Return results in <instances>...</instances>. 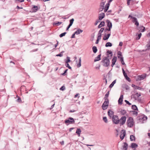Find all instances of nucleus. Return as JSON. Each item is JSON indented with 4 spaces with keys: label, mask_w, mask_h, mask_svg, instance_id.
I'll return each mask as SVG.
<instances>
[{
    "label": "nucleus",
    "mask_w": 150,
    "mask_h": 150,
    "mask_svg": "<svg viewBox=\"0 0 150 150\" xmlns=\"http://www.w3.org/2000/svg\"><path fill=\"white\" fill-rule=\"evenodd\" d=\"M54 105H55V104L54 103V104H53L51 106V108H50V110L52 109L53 108V107H54Z\"/></svg>",
    "instance_id": "nucleus-64"
},
{
    "label": "nucleus",
    "mask_w": 150,
    "mask_h": 150,
    "mask_svg": "<svg viewBox=\"0 0 150 150\" xmlns=\"http://www.w3.org/2000/svg\"><path fill=\"white\" fill-rule=\"evenodd\" d=\"M105 25V22L104 21H103L100 22V23L98 26V28H101V27L104 26Z\"/></svg>",
    "instance_id": "nucleus-22"
},
{
    "label": "nucleus",
    "mask_w": 150,
    "mask_h": 150,
    "mask_svg": "<svg viewBox=\"0 0 150 150\" xmlns=\"http://www.w3.org/2000/svg\"><path fill=\"white\" fill-rule=\"evenodd\" d=\"M105 100L104 103H105L108 104L109 103V101L108 98H104Z\"/></svg>",
    "instance_id": "nucleus-44"
},
{
    "label": "nucleus",
    "mask_w": 150,
    "mask_h": 150,
    "mask_svg": "<svg viewBox=\"0 0 150 150\" xmlns=\"http://www.w3.org/2000/svg\"><path fill=\"white\" fill-rule=\"evenodd\" d=\"M146 76V74H144L138 76V79L139 80H142L144 79Z\"/></svg>",
    "instance_id": "nucleus-5"
},
{
    "label": "nucleus",
    "mask_w": 150,
    "mask_h": 150,
    "mask_svg": "<svg viewBox=\"0 0 150 150\" xmlns=\"http://www.w3.org/2000/svg\"><path fill=\"white\" fill-rule=\"evenodd\" d=\"M116 83V80H115L110 85V86H109V88H112L113 86L114 85V84Z\"/></svg>",
    "instance_id": "nucleus-27"
},
{
    "label": "nucleus",
    "mask_w": 150,
    "mask_h": 150,
    "mask_svg": "<svg viewBox=\"0 0 150 150\" xmlns=\"http://www.w3.org/2000/svg\"><path fill=\"white\" fill-rule=\"evenodd\" d=\"M139 30L140 31H141V32H144L145 30V27L143 26H141L139 27Z\"/></svg>",
    "instance_id": "nucleus-23"
},
{
    "label": "nucleus",
    "mask_w": 150,
    "mask_h": 150,
    "mask_svg": "<svg viewBox=\"0 0 150 150\" xmlns=\"http://www.w3.org/2000/svg\"><path fill=\"white\" fill-rule=\"evenodd\" d=\"M133 0H127V4L128 5H130V1H132Z\"/></svg>",
    "instance_id": "nucleus-58"
},
{
    "label": "nucleus",
    "mask_w": 150,
    "mask_h": 150,
    "mask_svg": "<svg viewBox=\"0 0 150 150\" xmlns=\"http://www.w3.org/2000/svg\"><path fill=\"white\" fill-rule=\"evenodd\" d=\"M125 79L127 80L129 82H130L131 81L130 79L127 76H126V77H125Z\"/></svg>",
    "instance_id": "nucleus-52"
},
{
    "label": "nucleus",
    "mask_w": 150,
    "mask_h": 150,
    "mask_svg": "<svg viewBox=\"0 0 150 150\" xmlns=\"http://www.w3.org/2000/svg\"><path fill=\"white\" fill-rule=\"evenodd\" d=\"M92 50L93 52L94 53H96L97 51L98 50L97 47L96 46H93L92 47Z\"/></svg>",
    "instance_id": "nucleus-25"
},
{
    "label": "nucleus",
    "mask_w": 150,
    "mask_h": 150,
    "mask_svg": "<svg viewBox=\"0 0 150 150\" xmlns=\"http://www.w3.org/2000/svg\"><path fill=\"white\" fill-rule=\"evenodd\" d=\"M142 35V34L141 33L138 35V37L137 38V40H139L140 38Z\"/></svg>",
    "instance_id": "nucleus-45"
},
{
    "label": "nucleus",
    "mask_w": 150,
    "mask_h": 150,
    "mask_svg": "<svg viewBox=\"0 0 150 150\" xmlns=\"http://www.w3.org/2000/svg\"><path fill=\"white\" fill-rule=\"evenodd\" d=\"M101 54L98 55L96 57L94 60V62L99 61L101 59Z\"/></svg>",
    "instance_id": "nucleus-14"
},
{
    "label": "nucleus",
    "mask_w": 150,
    "mask_h": 150,
    "mask_svg": "<svg viewBox=\"0 0 150 150\" xmlns=\"http://www.w3.org/2000/svg\"><path fill=\"white\" fill-rule=\"evenodd\" d=\"M125 88L126 90H127L129 89V86L127 85H126L125 86Z\"/></svg>",
    "instance_id": "nucleus-54"
},
{
    "label": "nucleus",
    "mask_w": 150,
    "mask_h": 150,
    "mask_svg": "<svg viewBox=\"0 0 150 150\" xmlns=\"http://www.w3.org/2000/svg\"><path fill=\"white\" fill-rule=\"evenodd\" d=\"M75 34H74V33L71 36V38H75Z\"/></svg>",
    "instance_id": "nucleus-61"
},
{
    "label": "nucleus",
    "mask_w": 150,
    "mask_h": 150,
    "mask_svg": "<svg viewBox=\"0 0 150 150\" xmlns=\"http://www.w3.org/2000/svg\"><path fill=\"white\" fill-rule=\"evenodd\" d=\"M65 65L67 67H68L69 69H71V67L69 66L68 63H65Z\"/></svg>",
    "instance_id": "nucleus-40"
},
{
    "label": "nucleus",
    "mask_w": 150,
    "mask_h": 150,
    "mask_svg": "<svg viewBox=\"0 0 150 150\" xmlns=\"http://www.w3.org/2000/svg\"><path fill=\"white\" fill-rule=\"evenodd\" d=\"M146 46L148 49H150V40H149L148 44Z\"/></svg>",
    "instance_id": "nucleus-48"
},
{
    "label": "nucleus",
    "mask_w": 150,
    "mask_h": 150,
    "mask_svg": "<svg viewBox=\"0 0 150 150\" xmlns=\"http://www.w3.org/2000/svg\"><path fill=\"white\" fill-rule=\"evenodd\" d=\"M117 58L116 57L114 56L113 57L112 60V63H113V64L114 63L115 64V63L116 62V61L117 60Z\"/></svg>",
    "instance_id": "nucleus-24"
},
{
    "label": "nucleus",
    "mask_w": 150,
    "mask_h": 150,
    "mask_svg": "<svg viewBox=\"0 0 150 150\" xmlns=\"http://www.w3.org/2000/svg\"><path fill=\"white\" fill-rule=\"evenodd\" d=\"M122 131L123 132L120 135V137L121 140H122L124 138L125 135V131L123 130Z\"/></svg>",
    "instance_id": "nucleus-11"
},
{
    "label": "nucleus",
    "mask_w": 150,
    "mask_h": 150,
    "mask_svg": "<svg viewBox=\"0 0 150 150\" xmlns=\"http://www.w3.org/2000/svg\"><path fill=\"white\" fill-rule=\"evenodd\" d=\"M68 70V69H66L64 71V73L62 74V75H63V76H64L66 75V73H67V71Z\"/></svg>",
    "instance_id": "nucleus-46"
},
{
    "label": "nucleus",
    "mask_w": 150,
    "mask_h": 150,
    "mask_svg": "<svg viewBox=\"0 0 150 150\" xmlns=\"http://www.w3.org/2000/svg\"><path fill=\"white\" fill-rule=\"evenodd\" d=\"M123 75L125 77H126V76H127V74L125 73L123 74Z\"/></svg>",
    "instance_id": "nucleus-63"
},
{
    "label": "nucleus",
    "mask_w": 150,
    "mask_h": 150,
    "mask_svg": "<svg viewBox=\"0 0 150 150\" xmlns=\"http://www.w3.org/2000/svg\"><path fill=\"white\" fill-rule=\"evenodd\" d=\"M74 21V19L73 18L70 19L69 21V25L71 26L73 24Z\"/></svg>",
    "instance_id": "nucleus-31"
},
{
    "label": "nucleus",
    "mask_w": 150,
    "mask_h": 150,
    "mask_svg": "<svg viewBox=\"0 0 150 150\" xmlns=\"http://www.w3.org/2000/svg\"><path fill=\"white\" fill-rule=\"evenodd\" d=\"M24 1V0H16L15 2L16 3L18 2H22Z\"/></svg>",
    "instance_id": "nucleus-47"
},
{
    "label": "nucleus",
    "mask_w": 150,
    "mask_h": 150,
    "mask_svg": "<svg viewBox=\"0 0 150 150\" xmlns=\"http://www.w3.org/2000/svg\"><path fill=\"white\" fill-rule=\"evenodd\" d=\"M104 5L105 3L103 2H102L100 3V8L99 9V11H101L103 10L104 7Z\"/></svg>",
    "instance_id": "nucleus-6"
},
{
    "label": "nucleus",
    "mask_w": 150,
    "mask_h": 150,
    "mask_svg": "<svg viewBox=\"0 0 150 150\" xmlns=\"http://www.w3.org/2000/svg\"><path fill=\"white\" fill-rule=\"evenodd\" d=\"M65 89V87L64 86H62L61 88H60V90L64 91Z\"/></svg>",
    "instance_id": "nucleus-56"
},
{
    "label": "nucleus",
    "mask_w": 150,
    "mask_h": 150,
    "mask_svg": "<svg viewBox=\"0 0 150 150\" xmlns=\"http://www.w3.org/2000/svg\"><path fill=\"white\" fill-rule=\"evenodd\" d=\"M110 4L107 3L105 5V8H104V12H106L107 11L109 8Z\"/></svg>",
    "instance_id": "nucleus-19"
},
{
    "label": "nucleus",
    "mask_w": 150,
    "mask_h": 150,
    "mask_svg": "<svg viewBox=\"0 0 150 150\" xmlns=\"http://www.w3.org/2000/svg\"><path fill=\"white\" fill-rule=\"evenodd\" d=\"M112 46V44L110 42H107L105 45L106 47H111Z\"/></svg>",
    "instance_id": "nucleus-30"
},
{
    "label": "nucleus",
    "mask_w": 150,
    "mask_h": 150,
    "mask_svg": "<svg viewBox=\"0 0 150 150\" xmlns=\"http://www.w3.org/2000/svg\"><path fill=\"white\" fill-rule=\"evenodd\" d=\"M126 113V111L124 110H122L120 111V113L122 115H124Z\"/></svg>",
    "instance_id": "nucleus-33"
},
{
    "label": "nucleus",
    "mask_w": 150,
    "mask_h": 150,
    "mask_svg": "<svg viewBox=\"0 0 150 150\" xmlns=\"http://www.w3.org/2000/svg\"><path fill=\"white\" fill-rule=\"evenodd\" d=\"M81 66V59L80 58L79 59V63L77 65V67H79Z\"/></svg>",
    "instance_id": "nucleus-35"
},
{
    "label": "nucleus",
    "mask_w": 150,
    "mask_h": 150,
    "mask_svg": "<svg viewBox=\"0 0 150 150\" xmlns=\"http://www.w3.org/2000/svg\"><path fill=\"white\" fill-rule=\"evenodd\" d=\"M101 36H98V37H97V39H98L99 40H100L101 39Z\"/></svg>",
    "instance_id": "nucleus-62"
},
{
    "label": "nucleus",
    "mask_w": 150,
    "mask_h": 150,
    "mask_svg": "<svg viewBox=\"0 0 150 150\" xmlns=\"http://www.w3.org/2000/svg\"><path fill=\"white\" fill-rule=\"evenodd\" d=\"M130 141H135V137L134 135H132L130 136Z\"/></svg>",
    "instance_id": "nucleus-32"
},
{
    "label": "nucleus",
    "mask_w": 150,
    "mask_h": 150,
    "mask_svg": "<svg viewBox=\"0 0 150 150\" xmlns=\"http://www.w3.org/2000/svg\"><path fill=\"white\" fill-rule=\"evenodd\" d=\"M138 146V145L135 143H132L131 144L130 147L132 149H136Z\"/></svg>",
    "instance_id": "nucleus-10"
},
{
    "label": "nucleus",
    "mask_w": 150,
    "mask_h": 150,
    "mask_svg": "<svg viewBox=\"0 0 150 150\" xmlns=\"http://www.w3.org/2000/svg\"><path fill=\"white\" fill-rule=\"evenodd\" d=\"M135 95H136L137 97H138L141 96V94L140 93H137L135 94Z\"/></svg>",
    "instance_id": "nucleus-53"
},
{
    "label": "nucleus",
    "mask_w": 150,
    "mask_h": 150,
    "mask_svg": "<svg viewBox=\"0 0 150 150\" xmlns=\"http://www.w3.org/2000/svg\"><path fill=\"white\" fill-rule=\"evenodd\" d=\"M33 12H35L38 10V7L37 6H34L32 7Z\"/></svg>",
    "instance_id": "nucleus-21"
},
{
    "label": "nucleus",
    "mask_w": 150,
    "mask_h": 150,
    "mask_svg": "<svg viewBox=\"0 0 150 150\" xmlns=\"http://www.w3.org/2000/svg\"><path fill=\"white\" fill-rule=\"evenodd\" d=\"M108 106V105H105L104 104H103L102 107V108L104 110H105L107 109Z\"/></svg>",
    "instance_id": "nucleus-28"
},
{
    "label": "nucleus",
    "mask_w": 150,
    "mask_h": 150,
    "mask_svg": "<svg viewBox=\"0 0 150 150\" xmlns=\"http://www.w3.org/2000/svg\"><path fill=\"white\" fill-rule=\"evenodd\" d=\"M101 62L103 63V65L106 67H108L110 65V61L107 57H104L102 59Z\"/></svg>",
    "instance_id": "nucleus-2"
},
{
    "label": "nucleus",
    "mask_w": 150,
    "mask_h": 150,
    "mask_svg": "<svg viewBox=\"0 0 150 150\" xmlns=\"http://www.w3.org/2000/svg\"><path fill=\"white\" fill-rule=\"evenodd\" d=\"M62 23V22H59V21H57V22H56L55 23H54L53 24V25H60V24H61Z\"/></svg>",
    "instance_id": "nucleus-34"
},
{
    "label": "nucleus",
    "mask_w": 150,
    "mask_h": 150,
    "mask_svg": "<svg viewBox=\"0 0 150 150\" xmlns=\"http://www.w3.org/2000/svg\"><path fill=\"white\" fill-rule=\"evenodd\" d=\"M65 123H74V121L73 118L71 117H69V118L68 119L65 120Z\"/></svg>",
    "instance_id": "nucleus-7"
},
{
    "label": "nucleus",
    "mask_w": 150,
    "mask_h": 150,
    "mask_svg": "<svg viewBox=\"0 0 150 150\" xmlns=\"http://www.w3.org/2000/svg\"><path fill=\"white\" fill-rule=\"evenodd\" d=\"M117 55H120V56H118V57L120 59V61L121 62L122 65H125V63L124 61L123 57L122 56L121 52L120 51L118 52L117 53Z\"/></svg>",
    "instance_id": "nucleus-4"
},
{
    "label": "nucleus",
    "mask_w": 150,
    "mask_h": 150,
    "mask_svg": "<svg viewBox=\"0 0 150 150\" xmlns=\"http://www.w3.org/2000/svg\"><path fill=\"white\" fill-rule=\"evenodd\" d=\"M103 120L104 121V122L106 123H107L108 122L107 119L106 117H103Z\"/></svg>",
    "instance_id": "nucleus-39"
},
{
    "label": "nucleus",
    "mask_w": 150,
    "mask_h": 150,
    "mask_svg": "<svg viewBox=\"0 0 150 150\" xmlns=\"http://www.w3.org/2000/svg\"><path fill=\"white\" fill-rule=\"evenodd\" d=\"M127 123L128 127H132L134 125L133 118L132 117H129L127 120Z\"/></svg>",
    "instance_id": "nucleus-3"
},
{
    "label": "nucleus",
    "mask_w": 150,
    "mask_h": 150,
    "mask_svg": "<svg viewBox=\"0 0 150 150\" xmlns=\"http://www.w3.org/2000/svg\"><path fill=\"white\" fill-rule=\"evenodd\" d=\"M107 53H108V58L110 57V58H111L112 55V52L108 50L107 51Z\"/></svg>",
    "instance_id": "nucleus-18"
},
{
    "label": "nucleus",
    "mask_w": 150,
    "mask_h": 150,
    "mask_svg": "<svg viewBox=\"0 0 150 150\" xmlns=\"http://www.w3.org/2000/svg\"><path fill=\"white\" fill-rule=\"evenodd\" d=\"M132 19H133V20H132V22L133 23H135V22H136V21H137V18L135 17H133Z\"/></svg>",
    "instance_id": "nucleus-43"
},
{
    "label": "nucleus",
    "mask_w": 150,
    "mask_h": 150,
    "mask_svg": "<svg viewBox=\"0 0 150 150\" xmlns=\"http://www.w3.org/2000/svg\"><path fill=\"white\" fill-rule=\"evenodd\" d=\"M105 16L104 13H100L98 17L99 19L100 20H102L103 18H104Z\"/></svg>",
    "instance_id": "nucleus-13"
},
{
    "label": "nucleus",
    "mask_w": 150,
    "mask_h": 150,
    "mask_svg": "<svg viewBox=\"0 0 150 150\" xmlns=\"http://www.w3.org/2000/svg\"><path fill=\"white\" fill-rule=\"evenodd\" d=\"M100 20L99 19L97 20H96V22L95 23V25H96L98 24V23L100 22Z\"/></svg>",
    "instance_id": "nucleus-55"
},
{
    "label": "nucleus",
    "mask_w": 150,
    "mask_h": 150,
    "mask_svg": "<svg viewBox=\"0 0 150 150\" xmlns=\"http://www.w3.org/2000/svg\"><path fill=\"white\" fill-rule=\"evenodd\" d=\"M141 118L142 119L144 120H145L147 119V116L144 115L143 116H142L141 117V118H140V119Z\"/></svg>",
    "instance_id": "nucleus-38"
},
{
    "label": "nucleus",
    "mask_w": 150,
    "mask_h": 150,
    "mask_svg": "<svg viewBox=\"0 0 150 150\" xmlns=\"http://www.w3.org/2000/svg\"><path fill=\"white\" fill-rule=\"evenodd\" d=\"M66 32H64L63 33H61L59 35V36L60 38H62L63 37V36H65V34H66Z\"/></svg>",
    "instance_id": "nucleus-41"
},
{
    "label": "nucleus",
    "mask_w": 150,
    "mask_h": 150,
    "mask_svg": "<svg viewBox=\"0 0 150 150\" xmlns=\"http://www.w3.org/2000/svg\"><path fill=\"white\" fill-rule=\"evenodd\" d=\"M125 101L127 104L129 105H131V104L130 103L129 101L127 100H125Z\"/></svg>",
    "instance_id": "nucleus-50"
},
{
    "label": "nucleus",
    "mask_w": 150,
    "mask_h": 150,
    "mask_svg": "<svg viewBox=\"0 0 150 150\" xmlns=\"http://www.w3.org/2000/svg\"><path fill=\"white\" fill-rule=\"evenodd\" d=\"M109 95H108V94H106L104 98H108V97L109 96Z\"/></svg>",
    "instance_id": "nucleus-57"
},
{
    "label": "nucleus",
    "mask_w": 150,
    "mask_h": 150,
    "mask_svg": "<svg viewBox=\"0 0 150 150\" xmlns=\"http://www.w3.org/2000/svg\"><path fill=\"white\" fill-rule=\"evenodd\" d=\"M64 52V51H63L61 52L60 53L57 54L56 55V56L61 57L63 56L62 53Z\"/></svg>",
    "instance_id": "nucleus-36"
},
{
    "label": "nucleus",
    "mask_w": 150,
    "mask_h": 150,
    "mask_svg": "<svg viewBox=\"0 0 150 150\" xmlns=\"http://www.w3.org/2000/svg\"><path fill=\"white\" fill-rule=\"evenodd\" d=\"M126 118L125 116H123L120 119H119L118 116L115 115L112 117V120L113 123L117 124L120 123V125H121L125 124Z\"/></svg>",
    "instance_id": "nucleus-1"
},
{
    "label": "nucleus",
    "mask_w": 150,
    "mask_h": 150,
    "mask_svg": "<svg viewBox=\"0 0 150 150\" xmlns=\"http://www.w3.org/2000/svg\"><path fill=\"white\" fill-rule=\"evenodd\" d=\"M123 146V150H127L128 147V144L126 142H124Z\"/></svg>",
    "instance_id": "nucleus-12"
},
{
    "label": "nucleus",
    "mask_w": 150,
    "mask_h": 150,
    "mask_svg": "<svg viewBox=\"0 0 150 150\" xmlns=\"http://www.w3.org/2000/svg\"><path fill=\"white\" fill-rule=\"evenodd\" d=\"M16 101L17 102L20 103L21 102V100L20 98L18 97V98L16 100Z\"/></svg>",
    "instance_id": "nucleus-51"
},
{
    "label": "nucleus",
    "mask_w": 150,
    "mask_h": 150,
    "mask_svg": "<svg viewBox=\"0 0 150 150\" xmlns=\"http://www.w3.org/2000/svg\"><path fill=\"white\" fill-rule=\"evenodd\" d=\"M134 24L136 26H138L139 25V23L137 21H136V22H135L134 23Z\"/></svg>",
    "instance_id": "nucleus-59"
},
{
    "label": "nucleus",
    "mask_w": 150,
    "mask_h": 150,
    "mask_svg": "<svg viewBox=\"0 0 150 150\" xmlns=\"http://www.w3.org/2000/svg\"><path fill=\"white\" fill-rule=\"evenodd\" d=\"M133 112V115H135L136 116L138 114V112L137 111H132L131 112Z\"/></svg>",
    "instance_id": "nucleus-42"
},
{
    "label": "nucleus",
    "mask_w": 150,
    "mask_h": 150,
    "mask_svg": "<svg viewBox=\"0 0 150 150\" xmlns=\"http://www.w3.org/2000/svg\"><path fill=\"white\" fill-rule=\"evenodd\" d=\"M104 28H101L100 29V30L99 31V32L100 33H102L104 30Z\"/></svg>",
    "instance_id": "nucleus-49"
},
{
    "label": "nucleus",
    "mask_w": 150,
    "mask_h": 150,
    "mask_svg": "<svg viewBox=\"0 0 150 150\" xmlns=\"http://www.w3.org/2000/svg\"><path fill=\"white\" fill-rule=\"evenodd\" d=\"M132 109L134 110H138V109L137 107L135 105H133L132 106Z\"/></svg>",
    "instance_id": "nucleus-26"
},
{
    "label": "nucleus",
    "mask_w": 150,
    "mask_h": 150,
    "mask_svg": "<svg viewBox=\"0 0 150 150\" xmlns=\"http://www.w3.org/2000/svg\"><path fill=\"white\" fill-rule=\"evenodd\" d=\"M83 31L82 30L80 29H78V30L74 32V34L76 35H79L81 33H82Z\"/></svg>",
    "instance_id": "nucleus-20"
},
{
    "label": "nucleus",
    "mask_w": 150,
    "mask_h": 150,
    "mask_svg": "<svg viewBox=\"0 0 150 150\" xmlns=\"http://www.w3.org/2000/svg\"><path fill=\"white\" fill-rule=\"evenodd\" d=\"M106 22L107 23V25L108 27H112V24L111 22L109 20H107L106 21Z\"/></svg>",
    "instance_id": "nucleus-15"
},
{
    "label": "nucleus",
    "mask_w": 150,
    "mask_h": 150,
    "mask_svg": "<svg viewBox=\"0 0 150 150\" xmlns=\"http://www.w3.org/2000/svg\"><path fill=\"white\" fill-rule=\"evenodd\" d=\"M67 59L65 61L66 63H68L71 62L70 59V57H67Z\"/></svg>",
    "instance_id": "nucleus-37"
},
{
    "label": "nucleus",
    "mask_w": 150,
    "mask_h": 150,
    "mask_svg": "<svg viewBox=\"0 0 150 150\" xmlns=\"http://www.w3.org/2000/svg\"><path fill=\"white\" fill-rule=\"evenodd\" d=\"M123 98V95H121L118 100V103L120 105H121L122 104Z\"/></svg>",
    "instance_id": "nucleus-8"
},
{
    "label": "nucleus",
    "mask_w": 150,
    "mask_h": 150,
    "mask_svg": "<svg viewBox=\"0 0 150 150\" xmlns=\"http://www.w3.org/2000/svg\"><path fill=\"white\" fill-rule=\"evenodd\" d=\"M110 35V33H108L106 35H105L103 37V40H105L108 39Z\"/></svg>",
    "instance_id": "nucleus-16"
},
{
    "label": "nucleus",
    "mask_w": 150,
    "mask_h": 150,
    "mask_svg": "<svg viewBox=\"0 0 150 150\" xmlns=\"http://www.w3.org/2000/svg\"><path fill=\"white\" fill-rule=\"evenodd\" d=\"M123 45V43L122 42H120L119 44V46H120L121 47Z\"/></svg>",
    "instance_id": "nucleus-60"
},
{
    "label": "nucleus",
    "mask_w": 150,
    "mask_h": 150,
    "mask_svg": "<svg viewBox=\"0 0 150 150\" xmlns=\"http://www.w3.org/2000/svg\"><path fill=\"white\" fill-rule=\"evenodd\" d=\"M132 86L135 89L141 90L142 89V88L141 87L137 86L134 84H132Z\"/></svg>",
    "instance_id": "nucleus-17"
},
{
    "label": "nucleus",
    "mask_w": 150,
    "mask_h": 150,
    "mask_svg": "<svg viewBox=\"0 0 150 150\" xmlns=\"http://www.w3.org/2000/svg\"><path fill=\"white\" fill-rule=\"evenodd\" d=\"M81 131L80 129H77L76 132V133L77 134L78 136H80Z\"/></svg>",
    "instance_id": "nucleus-29"
},
{
    "label": "nucleus",
    "mask_w": 150,
    "mask_h": 150,
    "mask_svg": "<svg viewBox=\"0 0 150 150\" xmlns=\"http://www.w3.org/2000/svg\"><path fill=\"white\" fill-rule=\"evenodd\" d=\"M108 116L110 117H111L114 115V112L111 110H109L108 112Z\"/></svg>",
    "instance_id": "nucleus-9"
}]
</instances>
